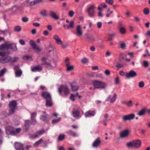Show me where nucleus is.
I'll list each match as a JSON object with an SVG mask.
<instances>
[{"label":"nucleus","instance_id":"cd10ccee","mask_svg":"<svg viewBox=\"0 0 150 150\" xmlns=\"http://www.w3.org/2000/svg\"><path fill=\"white\" fill-rule=\"evenodd\" d=\"M146 110L144 108L139 111L137 113V115L139 116H142L144 115L146 112Z\"/></svg>","mask_w":150,"mask_h":150},{"label":"nucleus","instance_id":"c85d7f7f","mask_svg":"<svg viewBox=\"0 0 150 150\" xmlns=\"http://www.w3.org/2000/svg\"><path fill=\"white\" fill-rule=\"evenodd\" d=\"M6 132L7 134L9 133L11 134V132L12 131H13V128L12 127L10 126H7L6 128Z\"/></svg>","mask_w":150,"mask_h":150},{"label":"nucleus","instance_id":"e433bc0d","mask_svg":"<svg viewBox=\"0 0 150 150\" xmlns=\"http://www.w3.org/2000/svg\"><path fill=\"white\" fill-rule=\"evenodd\" d=\"M67 71H69L73 70L74 68V66L73 65H69L67 66Z\"/></svg>","mask_w":150,"mask_h":150},{"label":"nucleus","instance_id":"f03ea898","mask_svg":"<svg viewBox=\"0 0 150 150\" xmlns=\"http://www.w3.org/2000/svg\"><path fill=\"white\" fill-rule=\"evenodd\" d=\"M42 95L46 100V106L47 107L52 106L53 103L50 94L47 92H44L42 93Z\"/></svg>","mask_w":150,"mask_h":150},{"label":"nucleus","instance_id":"6ab92c4d","mask_svg":"<svg viewBox=\"0 0 150 150\" xmlns=\"http://www.w3.org/2000/svg\"><path fill=\"white\" fill-rule=\"evenodd\" d=\"M8 49H11L14 51H16L18 50V48L16 46V45L15 43H12L8 44Z\"/></svg>","mask_w":150,"mask_h":150},{"label":"nucleus","instance_id":"09e8293b","mask_svg":"<svg viewBox=\"0 0 150 150\" xmlns=\"http://www.w3.org/2000/svg\"><path fill=\"white\" fill-rule=\"evenodd\" d=\"M120 47L121 49H125L126 47L125 44L124 42L121 43H120Z\"/></svg>","mask_w":150,"mask_h":150},{"label":"nucleus","instance_id":"c9c22d12","mask_svg":"<svg viewBox=\"0 0 150 150\" xmlns=\"http://www.w3.org/2000/svg\"><path fill=\"white\" fill-rule=\"evenodd\" d=\"M40 14L44 16H47V11L45 10H43L41 11L40 12Z\"/></svg>","mask_w":150,"mask_h":150},{"label":"nucleus","instance_id":"4468645a","mask_svg":"<svg viewBox=\"0 0 150 150\" xmlns=\"http://www.w3.org/2000/svg\"><path fill=\"white\" fill-rule=\"evenodd\" d=\"M72 115L74 117L77 119H79L81 117L78 109H74L72 110Z\"/></svg>","mask_w":150,"mask_h":150},{"label":"nucleus","instance_id":"6e6d98bb","mask_svg":"<svg viewBox=\"0 0 150 150\" xmlns=\"http://www.w3.org/2000/svg\"><path fill=\"white\" fill-rule=\"evenodd\" d=\"M144 13L145 15H147L149 13V10L148 8H146L144 9Z\"/></svg>","mask_w":150,"mask_h":150},{"label":"nucleus","instance_id":"4d7b16f0","mask_svg":"<svg viewBox=\"0 0 150 150\" xmlns=\"http://www.w3.org/2000/svg\"><path fill=\"white\" fill-rule=\"evenodd\" d=\"M96 76L97 78H103L104 76L103 74L102 73H99L96 75Z\"/></svg>","mask_w":150,"mask_h":150},{"label":"nucleus","instance_id":"603ef678","mask_svg":"<svg viewBox=\"0 0 150 150\" xmlns=\"http://www.w3.org/2000/svg\"><path fill=\"white\" fill-rule=\"evenodd\" d=\"M69 25L70 28H73L74 26V22L73 21H71Z\"/></svg>","mask_w":150,"mask_h":150},{"label":"nucleus","instance_id":"a18cd8bd","mask_svg":"<svg viewBox=\"0 0 150 150\" xmlns=\"http://www.w3.org/2000/svg\"><path fill=\"white\" fill-rule=\"evenodd\" d=\"M68 134L72 135L73 137H75L76 136V134L75 132L71 130H70L67 131Z\"/></svg>","mask_w":150,"mask_h":150},{"label":"nucleus","instance_id":"680f3d73","mask_svg":"<svg viewBox=\"0 0 150 150\" xmlns=\"http://www.w3.org/2000/svg\"><path fill=\"white\" fill-rule=\"evenodd\" d=\"M125 55L123 53L120 54L119 56V59L120 60L123 59H124Z\"/></svg>","mask_w":150,"mask_h":150},{"label":"nucleus","instance_id":"4c0bfd02","mask_svg":"<svg viewBox=\"0 0 150 150\" xmlns=\"http://www.w3.org/2000/svg\"><path fill=\"white\" fill-rule=\"evenodd\" d=\"M0 32L1 34H2L4 35H6V33H9L10 34H11V32H9L8 30L7 29H6L3 30H0Z\"/></svg>","mask_w":150,"mask_h":150},{"label":"nucleus","instance_id":"338daca9","mask_svg":"<svg viewBox=\"0 0 150 150\" xmlns=\"http://www.w3.org/2000/svg\"><path fill=\"white\" fill-rule=\"evenodd\" d=\"M98 16L100 18H102L103 16V14L102 13V11H99L98 12Z\"/></svg>","mask_w":150,"mask_h":150},{"label":"nucleus","instance_id":"0eeeda50","mask_svg":"<svg viewBox=\"0 0 150 150\" xmlns=\"http://www.w3.org/2000/svg\"><path fill=\"white\" fill-rule=\"evenodd\" d=\"M58 91L60 95L62 91L65 95H67L69 93V90L67 86L62 85L58 88Z\"/></svg>","mask_w":150,"mask_h":150},{"label":"nucleus","instance_id":"20e7f679","mask_svg":"<svg viewBox=\"0 0 150 150\" xmlns=\"http://www.w3.org/2000/svg\"><path fill=\"white\" fill-rule=\"evenodd\" d=\"M141 141L139 139H137L127 143L126 145L128 148L134 147L135 148H138L141 146Z\"/></svg>","mask_w":150,"mask_h":150},{"label":"nucleus","instance_id":"864d4df0","mask_svg":"<svg viewBox=\"0 0 150 150\" xmlns=\"http://www.w3.org/2000/svg\"><path fill=\"white\" fill-rule=\"evenodd\" d=\"M61 118L59 117L57 119H55L53 120L52 121L53 124H56L59 122Z\"/></svg>","mask_w":150,"mask_h":150},{"label":"nucleus","instance_id":"f704fd0d","mask_svg":"<svg viewBox=\"0 0 150 150\" xmlns=\"http://www.w3.org/2000/svg\"><path fill=\"white\" fill-rule=\"evenodd\" d=\"M69 59L68 57H66L64 60V62L65 65L66 66L70 65V62H69Z\"/></svg>","mask_w":150,"mask_h":150},{"label":"nucleus","instance_id":"f3484780","mask_svg":"<svg viewBox=\"0 0 150 150\" xmlns=\"http://www.w3.org/2000/svg\"><path fill=\"white\" fill-rule=\"evenodd\" d=\"M83 32L81 26L78 25L76 28V35L79 37L82 36Z\"/></svg>","mask_w":150,"mask_h":150},{"label":"nucleus","instance_id":"5701e85b","mask_svg":"<svg viewBox=\"0 0 150 150\" xmlns=\"http://www.w3.org/2000/svg\"><path fill=\"white\" fill-rule=\"evenodd\" d=\"M42 69V67L40 65H38L31 68V71L33 72L40 71Z\"/></svg>","mask_w":150,"mask_h":150},{"label":"nucleus","instance_id":"412c9836","mask_svg":"<svg viewBox=\"0 0 150 150\" xmlns=\"http://www.w3.org/2000/svg\"><path fill=\"white\" fill-rule=\"evenodd\" d=\"M95 114V111L89 110L85 113V116L86 117H90L93 116Z\"/></svg>","mask_w":150,"mask_h":150},{"label":"nucleus","instance_id":"7c9ffc66","mask_svg":"<svg viewBox=\"0 0 150 150\" xmlns=\"http://www.w3.org/2000/svg\"><path fill=\"white\" fill-rule=\"evenodd\" d=\"M11 58L10 62L11 63L15 62H17L19 59V58L16 57H11Z\"/></svg>","mask_w":150,"mask_h":150},{"label":"nucleus","instance_id":"473e14b6","mask_svg":"<svg viewBox=\"0 0 150 150\" xmlns=\"http://www.w3.org/2000/svg\"><path fill=\"white\" fill-rule=\"evenodd\" d=\"M15 73L16 76L17 77H20L22 74V71L21 69L15 71Z\"/></svg>","mask_w":150,"mask_h":150},{"label":"nucleus","instance_id":"393cba45","mask_svg":"<svg viewBox=\"0 0 150 150\" xmlns=\"http://www.w3.org/2000/svg\"><path fill=\"white\" fill-rule=\"evenodd\" d=\"M109 116V115L108 113H106L103 115L104 119L102 122V123L105 126L107 125L106 122L108 121V118Z\"/></svg>","mask_w":150,"mask_h":150},{"label":"nucleus","instance_id":"c756f323","mask_svg":"<svg viewBox=\"0 0 150 150\" xmlns=\"http://www.w3.org/2000/svg\"><path fill=\"white\" fill-rule=\"evenodd\" d=\"M86 39L90 42H93L95 40V38L93 36H87L86 37Z\"/></svg>","mask_w":150,"mask_h":150},{"label":"nucleus","instance_id":"bb28decb","mask_svg":"<svg viewBox=\"0 0 150 150\" xmlns=\"http://www.w3.org/2000/svg\"><path fill=\"white\" fill-rule=\"evenodd\" d=\"M50 15L52 18L56 20H58L59 19V16H58L56 13L53 11H50Z\"/></svg>","mask_w":150,"mask_h":150},{"label":"nucleus","instance_id":"7ed1b4c3","mask_svg":"<svg viewBox=\"0 0 150 150\" xmlns=\"http://www.w3.org/2000/svg\"><path fill=\"white\" fill-rule=\"evenodd\" d=\"M95 7L93 4L88 5L86 9V12L88 16L91 18H94L95 16Z\"/></svg>","mask_w":150,"mask_h":150},{"label":"nucleus","instance_id":"58836bf2","mask_svg":"<svg viewBox=\"0 0 150 150\" xmlns=\"http://www.w3.org/2000/svg\"><path fill=\"white\" fill-rule=\"evenodd\" d=\"M65 137V135L63 134H60L59 135L58 138V141H61L63 140Z\"/></svg>","mask_w":150,"mask_h":150},{"label":"nucleus","instance_id":"c03bdc74","mask_svg":"<svg viewBox=\"0 0 150 150\" xmlns=\"http://www.w3.org/2000/svg\"><path fill=\"white\" fill-rule=\"evenodd\" d=\"M21 28L19 26H15L14 28V30L15 31L19 32L21 30Z\"/></svg>","mask_w":150,"mask_h":150},{"label":"nucleus","instance_id":"37998d69","mask_svg":"<svg viewBox=\"0 0 150 150\" xmlns=\"http://www.w3.org/2000/svg\"><path fill=\"white\" fill-rule=\"evenodd\" d=\"M126 105L127 106L129 107H132L133 105L132 101L130 100L128 101H127L126 103Z\"/></svg>","mask_w":150,"mask_h":150},{"label":"nucleus","instance_id":"ddd939ff","mask_svg":"<svg viewBox=\"0 0 150 150\" xmlns=\"http://www.w3.org/2000/svg\"><path fill=\"white\" fill-rule=\"evenodd\" d=\"M29 43L32 47L33 48L38 52H40L41 49L37 45L34 41L33 40H30L29 42Z\"/></svg>","mask_w":150,"mask_h":150},{"label":"nucleus","instance_id":"f257e3e1","mask_svg":"<svg viewBox=\"0 0 150 150\" xmlns=\"http://www.w3.org/2000/svg\"><path fill=\"white\" fill-rule=\"evenodd\" d=\"M36 115V113L35 112L31 113V122L29 120H27L25 121L24 127L26 131L29 129L30 124H35L36 123V121L35 118Z\"/></svg>","mask_w":150,"mask_h":150},{"label":"nucleus","instance_id":"a19ab883","mask_svg":"<svg viewBox=\"0 0 150 150\" xmlns=\"http://www.w3.org/2000/svg\"><path fill=\"white\" fill-rule=\"evenodd\" d=\"M47 114L42 115L41 116L40 119L43 121H45L47 120Z\"/></svg>","mask_w":150,"mask_h":150},{"label":"nucleus","instance_id":"39448f33","mask_svg":"<svg viewBox=\"0 0 150 150\" xmlns=\"http://www.w3.org/2000/svg\"><path fill=\"white\" fill-rule=\"evenodd\" d=\"M94 88H97L104 89L106 86L105 83L98 80H95L93 82Z\"/></svg>","mask_w":150,"mask_h":150},{"label":"nucleus","instance_id":"4be33fe9","mask_svg":"<svg viewBox=\"0 0 150 150\" xmlns=\"http://www.w3.org/2000/svg\"><path fill=\"white\" fill-rule=\"evenodd\" d=\"M15 147L16 150H24L23 145L20 143L16 142Z\"/></svg>","mask_w":150,"mask_h":150},{"label":"nucleus","instance_id":"72a5a7b5","mask_svg":"<svg viewBox=\"0 0 150 150\" xmlns=\"http://www.w3.org/2000/svg\"><path fill=\"white\" fill-rule=\"evenodd\" d=\"M145 85V83L143 81H140L138 83V87L140 88H143Z\"/></svg>","mask_w":150,"mask_h":150},{"label":"nucleus","instance_id":"1a4fd4ad","mask_svg":"<svg viewBox=\"0 0 150 150\" xmlns=\"http://www.w3.org/2000/svg\"><path fill=\"white\" fill-rule=\"evenodd\" d=\"M45 132V131L44 129L40 130L34 134H30L29 138L30 139H34L38 137Z\"/></svg>","mask_w":150,"mask_h":150},{"label":"nucleus","instance_id":"79ce46f5","mask_svg":"<svg viewBox=\"0 0 150 150\" xmlns=\"http://www.w3.org/2000/svg\"><path fill=\"white\" fill-rule=\"evenodd\" d=\"M6 71V69L4 68L0 71V76H3Z\"/></svg>","mask_w":150,"mask_h":150},{"label":"nucleus","instance_id":"8fccbe9b","mask_svg":"<svg viewBox=\"0 0 150 150\" xmlns=\"http://www.w3.org/2000/svg\"><path fill=\"white\" fill-rule=\"evenodd\" d=\"M120 31L122 34H125L126 30L125 28L123 27H121L120 28Z\"/></svg>","mask_w":150,"mask_h":150},{"label":"nucleus","instance_id":"13d9d810","mask_svg":"<svg viewBox=\"0 0 150 150\" xmlns=\"http://www.w3.org/2000/svg\"><path fill=\"white\" fill-rule=\"evenodd\" d=\"M74 14V12L72 10L70 11L68 15L70 17H72Z\"/></svg>","mask_w":150,"mask_h":150},{"label":"nucleus","instance_id":"49530a36","mask_svg":"<svg viewBox=\"0 0 150 150\" xmlns=\"http://www.w3.org/2000/svg\"><path fill=\"white\" fill-rule=\"evenodd\" d=\"M8 54L9 52H5L0 51V56H1V57H2L7 55Z\"/></svg>","mask_w":150,"mask_h":150},{"label":"nucleus","instance_id":"6e6552de","mask_svg":"<svg viewBox=\"0 0 150 150\" xmlns=\"http://www.w3.org/2000/svg\"><path fill=\"white\" fill-rule=\"evenodd\" d=\"M17 105V102L15 100H12L10 103L9 104V106L10 108L9 114H11L14 113L16 107Z\"/></svg>","mask_w":150,"mask_h":150},{"label":"nucleus","instance_id":"2eb2a0df","mask_svg":"<svg viewBox=\"0 0 150 150\" xmlns=\"http://www.w3.org/2000/svg\"><path fill=\"white\" fill-rule=\"evenodd\" d=\"M135 116V115L134 113H132L127 115H125L122 117V120L123 121L131 120L134 118Z\"/></svg>","mask_w":150,"mask_h":150},{"label":"nucleus","instance_id":"69168bd1","mask_svg":"<svg viewBox=\"0 0 150 150\" xmlns=\"http://www.w3.org/2000/svg\"><path fill=\"white\" fill-rule=\"evenodd\" d=\"M143 65L144 67H147L148 66V62L147 61H144L143 62Z\"/></svg>","mask_w":150,"mask_h":150},{"label":"nucleus","instance_id":"052dcab7","mask_svg":"<svg viewBox=\"0 0 150 150\" xmlns=\"http://www.w3.org/2000/svg\"><path fill=\"white\" fill-rule=\"evenodd\" d=\"M97 27L98 28H100L102 26V23L101 22H98L97 23Z\"/></svg>","mask_w":150,"mask_h":150},{"label":"nucleus","instance_id":"a211bd4d","mask_svg":"<svg viewBox=\"0 0 150 150\" xmlns=\"http://www.w3.org/2000/svg\"><path fill=\"white\" fill-rule=\"evenodd\" d=\"M71 89L72 91H77L79 88V86L75 81H74L70 83Z\"/></svg>","mask_w":150,"mask_h":150},{"label":"nucleus","instance_id":"aec40b11","mask_svg":"<svg viewBox=\"0 0 150 150\" xmlns=\"http://www.w3.org/2000/svg\"><path fill=\"white\" fill-rule=\"evenodd\" d=\"M101 141L99 138H97L94 142L92 144V146L94 148H97L101 143Z\"/></svg>","mask_w":150,"mask_h":150},{"label":"nucleus","instance_id":"3c124183","mask_svg":"<svg viewBox=\"0 0 150 150\" xmlns=\"http://www.w3.org/2000/svg\"><path fill=\"white\" fill-rule=\"evenodd\" d=\"M81 62L83 63L86 64L88 62V60L86 58H84L82 59Z\"/></svg>","mask_w":150,"mask_h":150},{"label":"nucleus","instance_id":"9b49d317","mask_svg":"<svg viewBox=\"0 0 150 150\" xmlns=\"http://www.w3.org/2000/svg\"><path fill=\"white\" fill-rule=\"evenodd\" d=\"M137 75L136 72L133 70H131L126 73L125 76L127 79L133 78L136 76Z\"/></svg>","mask_w":150,"mask_h":150},{"label":"nucleus","instance_id":"0e129e2a","mask_svg":"<svg viewBox=\"0 0 150 150\" xmlns=\"http://www.w3.org/2000/svg\"><path fill=\"white\" fill-rule=\"evenodd\" d=\"M70 99L71 100L73 101H74L75 100V96L74 94H71Z\"/></svg>","mask_w":150,"mask_h":150},{"label":"nucleus","instance_id":"a878e982","mask_svg":"<svg viewBox=\"0 0 150 150\" xmlns=\"http://www.w3.org/2000/svg\"><path fill=\"white\" fill-rule=\"evenodd\" d=\"M21 130V128H18L16 129L15 131L13 130L11 132V134L13 135H15L20 132Z\"/></svg>","mask_w":150,"mask_h":150},{"label":"nucleus","instance_id":"dca6fc26","mask_svg":"<svg viewBox=\"0 0 150 150\" xmlns=\"http://www.w3.org/2000/svg\"><path fill=\"white\" fill-rule=\"evenodd\" d=\"M117 98V95L116 93H114L112 96H109L106 99L105 101H107L110 100V102L112 103H114L116 100Z\"/></svg>","mask_w":150,"mask_h":150},{"label":"nucleus","instance_id":"f8f14e48","mask_svg":"<svg viewBox=\"0 0 150 150\" xmlns=\"http://www.w3.org/2000/svg\"><path fill=\"white\" fill-rule=\"evenodd\" d=\"M11 57L6 55L0 58V63L4 64L10 62Z\"/></svg>","mask_w":150,"mask_h":150},{"label":"nucleus","instance_id":"2f4dec72","mask_svg":"<svg viewBox=\"0 0 150 150\" xmlns=\"http://www.w3.org/2000/svg\"><path fill=\"white\" fill-rule=\"evenodd\" d=\"M8 44L7 43H5L3 44H2L0 46V50H2L6 48L8 49Z\"/></svg>","mask_w":150,"mask_h":150},{"label":"nucleus","instance_id":"bf43d9fd","mask_svg":"<svg viewBox=\"0 0 150 150\" xmlns=\"http://www.w3.org/2000/svg\"><path fill=\"white\" fill-rule=\"evenodd\" d=\"M120 81L119 78L118 76H116L115 79V84H118L119 83Z\"/></svg>","mask_w":150,"mask_h":150},{"label":"nucleus","instance_id":"b1692460","mask_svg":"<svg viewBox=\"0 0 150 150\" xmlns=\"http://www.w3.org/2000/svg\"><path fill=\"white\" fill-rule=\"evenodd\" d=\"M129 130L125 129L120 134V136L121 137H124L127 136L129 134Z\"/></svg>","mask_w":150,"mask_h":150},{"label":"nucleus","instance_id":"423d86ee","mask_svg":"<svg viewBox=\"0 0 150 150\" xmlns=\"http://www.w3.org/2000/svg\"><path fill=\"white\" fill-rule=\"evenodd\" d=\"M53 38L55 41L56 43L58 45H61L63 48H66L68 46V44L65 45H62L63 42L58 35H54Z\"/></svg>","mask_w":150,"mask_h":150},{"label":"nucleus","instance_id":"5fc2aeb1","mask_svg":"<svg viewBox=\"0 0 150 150\" xmlns=\"http://www.w3.org/2000/svg\"><path fill=\"white\" fill-rule=\"evenodd\" d=\"M105 1L107 3L111 5L113 4L114 3L113 0H105Z\"/></svg>","mask_w":150,"mask_h":150},{"label":"nucleus","instance_id":"de8ad7c7","mask_svg":"<svg viewBox=\"0 0 150 150\" xmlns=\"http://www.w3.org/2000/svg\"><path fill=\"white\" fill-rule=\"evenodd\" d=\"M123 65L122 64H121L118 62H117L116 65V67L118 69H119L122 67H123Z\"/></svg>","mask_w":150,"mask_h":150},{"label":"nucleus","instance_id":"ea45409f","mask_svg":"<svg viewBox=\"0 0 150 150\" xmlns=\"http://www.w3.org/2000/svg\"><path fill=\"white\" fill-rule=\"evenodd\" d=\"M42 142V139H40L34 144V146H37Z\"/></svg>","mask_w":150,"mask_h":150},{"label":"nucleus","instance_id":"9d476101","mask_svg":"<svg viewBox=\"0 0 150 150\" xmlns=\"http://www.w3.org/2000/svg\"><path fill=\"white\" fill-rule=\"evenodd\" d=\"M46 58L45 57H43L42 58V65H45L46 67L49 69H53V67L51 64L50 63L47 62H46Z\"/></svg>","mask_w":150,"mask_h":150},{"label":"nucleus","instance_id":"774afa93","mask_svg":"<svg viewBox=\"0 0 150 150\" xmlns=\"http://www.w3.org/2000/svg\"><path fill=\"white\" fill-rule=\"evenodd\" d=\"M145 35L147 37L150 38V30L147 31L145 34Z\"/></svg>","mask_w":150,"mask_h":150},{"label":"nucleus","instance_id":"e2e57ef3","mask_svg":"<svg viewBox=\"0 0 150 150\" xmlns=\"http://www.w3.org/2000/svg\"><path fill=\"white\" fill-rule=\"evenodd\" d=\"M28 20V18L26 17H24L22 18V21L24 22H26Z\"/></svg>","mask_w":150,"mask_h":150}]
</instances>
